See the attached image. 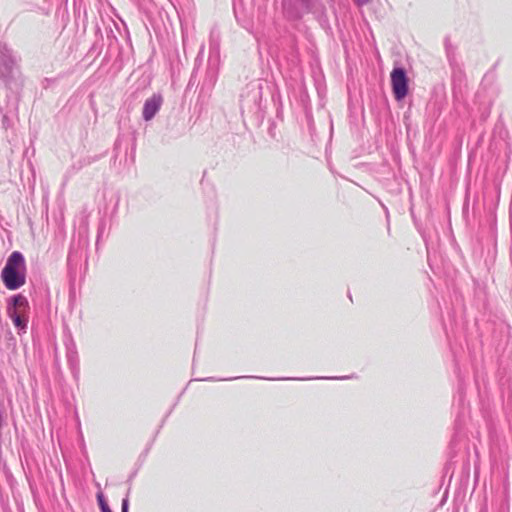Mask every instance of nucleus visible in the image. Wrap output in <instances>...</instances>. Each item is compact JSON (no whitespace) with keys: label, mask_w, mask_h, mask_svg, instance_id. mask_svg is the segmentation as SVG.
Here are the masks:
<instances>
[{"label":"nucleus","mask_w":512,"mask_h":512,"mask_svg":"<svg viewBox=\"0 0 512 512\" xmlns=\"http://www.w3.org/2000/svg\"><path fill=\"white\" fill-rule=\"evenodd\" d=\"M493 338L497 343L498 347L505 348L509 345L512 338V328L505 321H499L495 324Z\"/></svg>","instance_id":"10"},{"label":"nucleus","mask_w":512,"mask_h":512,"mask_svg":"<svg viewBox=\"0 0 512 512\" xmlns=\"http://www.w3.org/2000/svg\"><path fill=\"white\" fill-rule=\"evenodd\" d=\"M96 498H97V503H98V506H99V509L101 512H113L110 509L108 502H107L104 494L101 491L97 493Z\"/></svg>","instance_id":"15"},{"label":"nucleus","mask_w":512,"mask_h":512,"mask_svg":"<svg viewBox=\"0 0 512 512\" xmlns=\"http://www.w3.org/2000/svg\"><path fill=\"white\" fill-rule=\"evenodd\" d=\"M29 312V301L22 293L14 294L7 299V315L12 320L19 335L27 331Z\"/></svg>","instance_id":"4"},{"label":"nucleus","mask_w":512,"mask_h":512,"mask_svg":"<svg viewBox=\"0 0 512 512\" xmlns=\"http://www.w3.org/2000/svg\"><path fill=\"white\" fill-rule=\"evenodd\" d=\"M391 87L396 101H402L409 93V78L403 66H394L390 74Z\"/></svg>","instance_id":"7"},{"label":"nucleus","mask_w":512,"mask_h":512,"mask_svg":"<svg viewBox=\"0 0 512 512\" xmlns=\"http://www.w3.org/2000/svg\"><path fill=\"white\" fill-rule=\"evenodd\" d=\"M83 259H87V254L80 243L72 242L67 255V268L69 275L75 276Z\"/></svg>","instance_id":"8"},{"label":"nucleus","mask_w":512,"mask_h":512,"mask_svg":"<svg viewBox=\"0 0 512 512\" xmlns=\"http://www.w3.org/2000/svg\"><path fill=\"white\" fill-rule=\"evenodd\" d=\"M268 134L271 138L276 139V124L274 121L270 122V125L268 128Z\"/></svg>","instance_id":"19"},{"label":"nucleus","mask_w":512,"mask_h":512,"mask_svg":"<svg viewBox=\"0 0 512 512\" xmlns=\"http://www.w3.org/2000/svg\"><path fill=\"white\" fill-rule=\"evenodd\" d=\"M195 81H196V73H195V70L192 72L191 74V77H190V80H189V86H192L195 84Z\"/></svg>","instance_id":"21"},{"label":"nucleus","mask_w":512,"mask_h":512,"mask_svg":"<svg viewBox=\"0 0 512 512\" xmlns=\"http://www.w3.org/2000/svg\"><path fill=\"white\" fill-rule=\"evenodd\" d=\"M99 159V156H87L84 157L79 161V168H82L83 166L90 165L93 162L97 161Z\"/></svg>","instance_id":"17"},{"label":"nucleus","mask_w":512,"mask_h":512,"mask_svg":"<svg viewBox=\"0 0 512 512\" xmlns=\"http://www.w3.org/2000/svg\"><path fill=\"white\" fill-rule=\"evenodd\" d=\"M444 46H445L446 58H447L449 65L451 67H455L457 65L456 47H454L452 45V43L450 42V39L448 37L445 38Z\"/></svg>","instance_id":"14"},{"label":"nucleus","mask_w":512,"mask_h":512,"mask_svg":"<svg viewBox=\"0 0 512 512\" xmlns=\"http://www.w3.org/2000/svg\"><path fill=\"white\" fill-rule=\"evenodd\" d=\"M357 5L363 6L368 4L371 0H353Z\"/></svg>","instance_id":"22"},{"label":"nucleus","mask_w":512,"mask_h":512,"mask_svg":"<svg viewBox=\"0 0 512 512\" xmlns=\"http://www.w3.org/2000/svg\"><path fill=\"white\" fill-rule=\"evenodd\" d=\"M129 492L130 490H128L126 496L122 499L121 512H129Z\"/></svg>","instance_id":"18"},{"label":"nucleus","mask_w":512,"mask_h":512,"mask_svg":"<svg viewBox=\"0 0 512 512\" xmlns=\"http://www.w3.org/2000/svg\"><path fill=\"white\" fill-rule=\"evenodd\" d=\"M240 378H256V376H240V377H229V378H219L216 379L214 377H207L198 379L199 381H231ZM354 378L351 376H340V377H315L314 379H331V380H345ZM257 379H265L264 377H257ZM268 380H312L313 378H291V377H283V378H267Z\"/></svg>","instance_id":"11"},{"label":"nucleus","mask_w":512,"mask_h":512,"mask_svg":"<svg viewBox=\"0 0 512 512\" xmlns=\"http://www.w3.org/2000/svg\"><path fill=\"white\" fill-rule=\"evenodd\" d=\"M217 81V71L214 67L209 66L205 73V78L201 85V93L210 91Z\"/></svg>","instance_id":"13"},{"label":"nucleus","mask_w":512,"mask_h":512,"mask_svg":"<svg viewBox=\"0 0 512 512\" xmlns=\"http://www.w3.org/2000/svg\"><path fill=\"white\" fill-rule=\"evenodd\" d=\"M163 104V97L160 93H154L145 100L142 110V118L144 121H151L160 111Z\"/></svg>","instance_id":"9"},{"label":"nucleus","mask_w":512,"mask_h":512,"mask_svg":"<svg viewBox=\"0 0 512 512\" xmlns=\"http://www.w3.org/2000/svg\"><path fill=\"white\" fill-rule=\"evenodd\" d=\"M334 9V0H326ZM282 10L286 19L298 21L305 14H314L321 24L327 23L326 6L322 0H282Z\"/></svg>","instance_id":"2"},{"label":"nucleus","mask_w":512,"mask_h":512,"mask_svg":"<svg viewBox=\"0 0 512 512\" xmlns=\"http://www.w3.org/2000/svg\"><path fill=\"white\" fill-rule=\"evenodd\" d=\"M66 359L73 377L77 378L79 375V357L73 341H71L69 344H66Z\"/></svg>","instance_id":"12"},{"label":"nucleus","mask_w":512,"mask_h":512,"mask_svg":"<svg viewBox=\"0 0 512 512\" xmlns=\"http://www.w3.org/2000/svg\"><path fill=\"white\" fill-rule=\"evenodd\" d=\"M4 338L7 342V348L14 349L16 347V338L10 330L5 332Z\"/></svg>","instance_id":"16"},{"label":"nucleus","mask_w":512,"mask_h":512,"mask_svg":"<svg viewBox=\"0 0 512 512\" xmlns=\"http://www.w3.org/2000/svg\"><path fill=\"white\" fill-rule=\"evenodd\" d=\"M276 116H277V118H281L282 117V105H281V103L277 107Z\"/></svg>","instance_id":"23"},{"label":"nucleus","mask_w":512,"mask_h":512,"mask_svg":"<svg viewBox=\"0 0 512 512\" xmlns=\"http://www.w3.org/2000/svg\"><path fill=\"white\" fill-rule=\"evenodd\" d=\"M457 399L459 401L460 404L463 403V400H464V392H463V389H462V385L459 384V390H458V395H457Z\"/></svg>","instance_id":"20"},{"label":"nucleus","mask_w":512,"mask_h":512,"mask_svg":"<svg viewBox=\"0 0 512 512\" xmlns=\"http://www.w3.org/2000/svg\"><path fill=\"white\" fill-rule=\"evenodd\" d=\"M135 139L132 141L123 135H119L114 143L113 164L116 166H130L135 161Z\"/></svg>","instance_id":"5"},{"label":"nucleus","mask_w":512,"mask_h":512,"mask_svg":"<svg viewBox=\"0 0 512 512\" xmlns=\"http://www.w3.org/2000/svg\"><path fill=\"white\" fill-rule=\"evenodd\" d=\"M16 71V60L12 50L0 42V80L9 88L14 82Z\"/></svg>","instance_id":"6"},{"label":"nucleus","mask_w":512,"mask_h":512,"mask_svg":"<svg viewBox=\"0 0 512 512\" xmlns=\"http://www.w3.org/2000/svg\"><path fill=\"white\" fill-rule=\"evenodd\" d=\"M468 205H469V202H468V200H466L465 203H464V206H463V212L464 213L468 210Z\"/></svg>","instance_id":"24"},{"label":"nucleus","mask_w":512,"mask_h":512,"mask_svg":"<svg viewBox=\"0 0 512 512\" xmlns=\"http://www.w3.org/2000/svg\"><path fill=\"white\" fill-rule=\"evenodd\" d=\"M26 261L20 251H13L1 271V280L6 289L14 291L26 283Z\"/></svg>","instance_id":"3"},{"label":"nucleus","mask_w":512,"mask_h":512,"mask_svg":"<svg viewBox=\"0 0 512 512\" xmlns=\"http://www.w3.org/2000/svg\"><path fill=\"white\" fill-rule=\"evenodd\" d=\"M265 87L269 90L274 102L280 101V94L274 93L267 83L260 79L249 82L240 94V109L244 122L248 120L257 127L263 123L266 108L263 104Z\"/></svg>","instance_id":"1"}]
</instances>
